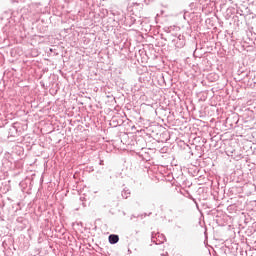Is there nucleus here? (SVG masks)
<instances>
[{
    "label": "nucleus",
    "mask_w": 256,
    "mask_h": 256,
    "mask_svg": "<svg viewBox=\"0 0 256 256\" xmlns=\"http://www.w3.org/2000/svg\"><path fill=\"white\" fill-rule=\"evenodd\" d=\"M108 239H109V243H111V245H115V243H119L118 235L111 234Z\"/></svg>",
    "instance_id": "obj_1"
}]
</instances>
